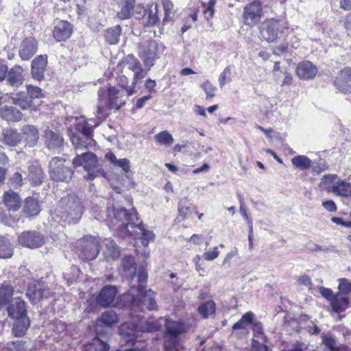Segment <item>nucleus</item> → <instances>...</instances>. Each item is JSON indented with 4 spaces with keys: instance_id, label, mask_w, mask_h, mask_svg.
<instances>
[{
    "instance_id": "1",
    "label": "nucleus",
    "mask_w": 351,
    "mask_h": 351,
    "mask_svg": "<svg viewBox=\"0 0 351 351\" xmlns=\"http://www.w3.org/2000/svg\"><path fill=\"white\" fill-rule=\"evenodd\" d=\"M114 218L116 220L117 234L123 239L130 237L134 241L140 240L143 247H147L154 239L153 232L146 230L137 215L134 208L126 210L124 208H113Z\"/></svg>"
},
{
    "instance_id": "2",
    "label": "nucleus",
    "mask_w": 351,
    "mask_h": 351,
    "mask_svg": "<svg viewBox=\"0 0 351 351\" xmlns=\"http://www.w3.org/2000/svg\"><path fill=\"white\" fill-rule=\"evenodd\" d=\"M147 279V272L144 267H139L137 274V287L132 285L128 293L123 295L120 304L122 308H130L135 310L139 309L144 311L145 309L154 311L157 309V304L155 301V293L149 289L145 291Z\"/></svg>"
},
{
    "instance_id": "3",
    "label": "nucleus",
    "mask_w": 351,
    "mask_h": 351,
    "mask_svg": "<svg viewBox=\"0 0 351 351\" xmlns=\"http://www.w3.org/2000/svg\"><path fill=\"white\" fill-rule=\"evenodd\" d=\"M150 69L149 66H144L133 54H128L118 63L114 71L117 75V83L130 96L134 93V86L145 77Z\"/></svg>"
},
{
    "instance_id": "4",
    "label": "nucleus",
    "mask_w": 351,
    "mask_h": 351,
    "mask_svg": "<svg viewBox=\"0 0 351 351\" xmlns=\"http://www.w3.org/2000/svg\"><path fill=\"white\" fill-rule=\"evenodd\" d=\"M66 124H70L69 135L76 150L87 149L93 145V125L85 120L84 117H67Z\"/></svg>"
},
{
    "instance_id": "5",
    "label": "nucleus",
    "mask_w": 351,
    "mask_h": 351,
    "mask_svg": "<svg viewBox=\"0 0 351 351\" xmlns=\"http://www.w3.org/2000/svg\"><path fill=\"white\" fill-rule=\"evenodd\" d=\"M83 207L80 199L70 195L62 197L55 210V217L68 223H76L81 218Z\"/></svg>"
},
{
    "instance_id": "6",
    "label": "nucleus",
    "mask_w": 351,
    "mask_h": 351,
    "mask_svg": "<svg viewBox=\"0 0 351 351\" xmlns=\"http://www.w3.org/2000/svg\"><path fill=\"white\" fill-rule=\"evenodd\" d=\"M72 163L74 168L84 167V171L87 172V174L84 176L87 180H93L95 178L99 176L108 180L107 173L101 168L97 156L93 152H86L77 154L73 159Z\"/></svg>"
},
{
    "instance_id": "7",
    "label": "nucleus",
    "mask_w": 351,
    "mask_h": 351,
    "mask_svg": "<svg viewBox=\"0 0 351 351\" xmlns=\"http://www.w3.org/2000/svg\"><path fill=\"white\" fill-rule=\"evenodd\" d=\"M105 327L107 330L110 328V312H104L99 320L96 324V330L97 336L92 340V342L86 346V351H107L109 348L108 339L103 335L104 329L100 328Z\"/></svg>"
},
{
    "instance_id": "8",
    "label": "nucleus",
    "mask_w": 351,
    "mask_h": 351,
    "mask_svg": "<svg viewBox=\"0 0 351 351\" xmlns=\"http://www.w3.org/2000/svg\"><path fill=\"white\" fill-rule=\"evenodd\" d=\"M66 160L60 157H53L49 162V174L55 182L68 183L72 178L73 171L65 165Z\"/></svg>"
},
{
    "instance_id": "9",
    "label": "nucleus",
    "mask_w": 351,
    "mask_h": 351,
    "mask_svg": "<svg viewBox=\"0 0 351 351\" xmlns=\"http://www.w3.org/2000/svg\"><path fill=\"white\" fill-rule=\"evenodd\" d=\"M158 44L153 40L140 43L137 47V54L144 66L152 68L160 58Z\"/></svg>"
},
{
    "instance_id": "10",
    "label": "nucleus",
    "mask_w": 351,
    "mask_h": 351,
    "mask_svg": "<svg viewBox=\"0 0 351 351\" xmlns=\"http://www.w3.org/2000/svg\"><path fill=\"white\" fill-rule=\"evenodd\" d=\"M324 180L328 192L341 197L350 195L351 183L346 180H341L335 174L326 175Z\"/></svg>"
},
{
    "instance_id": "11",
    "label": "nucleus",
    "mask_w": 351,
    "mask_h": 351,
    "mask_svg": "<svg viewBox=\"0 0 351 351\" xmlns=\"http://www.w3.org/2000/svg\"><path fill=\"white\" fill-rule=\"evenodd\" d=\"M77 250L82 258L94 260L99 254V241L95 237L86 236L77 241Z\"/></svg>"
},
{
    "instance_id": "12",
    "label": "nucleus",
    "mask_w": 351,
    "mask_h": 351,
    "mask_svg": "<svg viewBox=\"0 0 351 351\" xmlns=\"http://www.w3.org/2000/svg\"><path fill=\"white\" fill-rule=\"evenodd\" d=\"M263 16L261 3L258 1H253L247 4L243 12V22L245 25L254 27L261 20Z\"/></svg>"
},
{
    "instance_id": "13",
    "label": "nucleus",
    "mask_w": 351,
    "mask_h": 351,
    "mask_svg": "<svg viewBox=\"0 0 351 351\" xmlns=\"http://www.w3.org/2000/svg\"><path fill=\"white\" fill-rule=\"evenodd\" d=\"M280 21L275 19H268L263 21L260 27V36L267 42L275 41L278 35Z\"/></svg>"
},
{
    "instance_id": "14",
    "label": "nucleus",
    "mask_w": 351,
    "mask_h": 351,
    "mask_svg": "<svg viewBox=\"0 0 351 351\" xmlns=\"http://www.w3.org/2000/svg\"><path fill=\"white\" fill-rule=\"evenodd\" d=\"M43 138L44 143L49 150L54 153H60L63 150L64 141L58 131L47 129Z\"/></svg>"
},
{
    "instance_id": "15",
    "label": "nucleus",
    "mask_w": 351,
    "mask_h": 351,
    "mask_svg": "<svg viewBox=\"0 0 351 351\" xmlns=\"http://www.w3.org/2000/svg\"><path fill=\"white\" fill-rule=\"evenodd\" d=\"M18 241L23 247L35 249L41 247L45 243V237L35 230L25 231L19 235Z\"/></svg>"
},
{
    "instance_id": "16",
    "label": "nucleus",
    "mask_w": 351,
    "mask_h": 351,
    "mask_svg": "<svg viewBox=\"0 0 351 351\" xmlns=\"http://www.w3.org/2000/svg\"><path fill=\"white\" fill-rule=\"evenodd\" d=\"M333 84L343 94L351 93V68L346 67L337 74Z\"/></svg>"
},
{
    "instance_id": "17",
    "label": "nucleus",
    "mask_w": 351,
    "mask_h": 351,
    "mask_svg": "<svg viewBox=\"0 0 351 351\" xmlns=\"http://www.w3.org/2000/svg\"><path fill=\"white\" fill-rule=\"evenodd\" d=\"M26 296L33 304L37 303L43 298H48L51 296V291L45 289L40 283H31L29 285Z\"/></svg>"
},
{
    "instance_id": "18",
    "label": "nucleus",
    "mask_w": 351,
    "mask_h": 351,
    "mask_svg": "<svg viewBox=\"0 0 351 351\" xmlns=\"http://www.w3.org/2000/svg\"><path fill=\"white\" fill-rule=\"evenodd\" d=\"M47 64V57L45 55H40L33 60L31 66V73L34 80L37 81L44 80Z\"/></svg>"
},
{
    "instance_id": "19",
    "label": "nucleus",
    "mask_w": 351,
    "mask_h": 351,
    "mask_svg": "<svg viewBox=\"0 0 351 351\" xmlns=\"http://www.w3.org/2000/svg\"><path fill=\"white\" fill-rule=\"evenodd\" d=\"M7 310L9 317L12 319L27 315L25 302L20 298H12Z\"/></svg>"
},
{
    "instance_id": "20",
    "label": "nucleus",
    "mask_w": 351,
    "mask_h": 351,
    "mask_svg": "<svg viewBox=\"0 0 351 351\" xmlns=\"http://www.w3.org/2000/svg\"><path fill=\"white\" fill-rule=\"evenodd\" d=\"M295 71L300 79L308 80L316 76L317 68L310 61H303L298 64Z\"/></svg>"
},
{
    "instance_id": "21",
    "label": "nucleus",
    "mask_w": 351,
    "mask_h": 351,
    "mask_svg": "<svg viewBox=\"0 0 351 351\" xmlns=\"http://www.w3.org/2000/svg\"><path fill=\"white\" fill-rule=\"evenodd\" d=\"M73 32V26L66 21H60L54 27L53 34L58 42L69 38Z\"/></svg>"
},
{
    "instance_id": "22",
    "label": "nucleus",
    "mask_w": 351,
    "mask_h": 351,
    "mask_svg": "<svg viewBox=\"0 0 351 351\" xmlns=\"http://www.w3.org/2000/svg\"><path fill=\"white\" fill-rule=\"evenodd\" d=\"M37 41L32 37H29L23 40L19 50L20 57L23 60H29L37 51Z\"/></svg>"
},
{
    "instance_id": "23",
    "label": "nucleus",
    "mask_w": 351,
    "mask_h": 351,
    "mask_svg": "<svg viewBox=\"0 0 351 351\" xmlns=\"http://www.w3.org/2000/svg\"><path fill=\"white\" fill-rule=\"evenodd\" d=\"M12 333L14 337H23L27 332L31 321L28 315L13 318Z\"/></svg>"
},
{
    "instance_id": "24",
    "label": "nucleus",
    "mask_w": 351,
    "mask_h": 351,
    "mask_svg": "<svg viewBox=\"0 0 351 351\" xmlns=\"http://www.w3.org/2000/svg\"><path fill=\"white\" fill-rule=\"evenodd\" d=\"M6 79L9 85L13 87H19L24 81L23 68L19 65L14 66L8 71Z\"/></svg>"
},
{
    "instance_id": "25",
    "label": "nucleus",
    "mask_w": 351,
    "mask_h": 351,
    "mask_svg": "<svg viewBox=\"0 0 351 351\" xmlns=\"http://www.w3.org/2000/svg\"><path fill=\"white\" fill-rule=\"evenodd\" d=\"M3 202L9 210L16 211L21 206V199L13 191L5 192L3 195Z\"/></svg>"
},
{
    "instance_id": "26",
    "label": "nucleus",
    "mask_w": 351,
    "mask_h": 351,
    "mask_svg": "<svg viewBox=\"0 0 351 351\" xmlns=\"http://www.w3.org/2000/svg\"><path fill=\"white\" fill-rule=\"evenodd\" d=\"M110 108V87L101 88L98 90L97 115L99 116Z\"/></svg>"
},
{
    "instance_id": "27",
    "label": "nucleus",
    "mask_w": 351,
    "mask_h": 351,
    "mask_svg": "<svg viewBox=\"0 0 351 351\" xmlns=\"http://www.w3.org/2000/svg\"><path fill=\"white\" fill-rule=\"evenodd\" d=\"M22 116V113L15 107L5 106L0 108V117L8 122L19 121Z\"/></svg>"
},
{
    "instance_id": "28",
    "label": "nucleus",
    "mask_w": 351,
    "mask_h": 351,
    "mask_svg": "<svg viewBox=\"0 0 351 351\" xmlns=\"http://www.w3.org/2000/svg\"><path fill=\"white\" fill-rule=\"evenodd\" d=\"M21 140V136L16 130L9 128L3 130L1 141L8 146H16Z\"/></svg>"
},
{
    "instance_id": "29",
    "label": "nucleus",
    "mask_w": 351,
    "mask_h": 351,
    "mask_svg": "<svg viewBox=\"0 0 351 351\" xmlns=\"http://www.w3.org/2000/svg\"><path fill=\"white\" fill-rule=\"evenodd\" d=\"M111 165H112L113 170L121 169V173L125 176V178H130V162L127 158L118 159L117 157L111 153Z\"/></svg>"
},
{
    "instance_id": "30",
    "label": "nucleus",
    "mask_w": 351,
    "mask_h": 351,
    "mask_svg": "<svg viewBox=\"0 0 351 351\" xmlns=\"http://www.w3.org/2000/svg\"><path fill=\"white\" fill-rule=\"evenodd\" d=\"M113 1L121 9V11L117 13V16L122 19H128L134 8L135 0H113Z\"/></svg>"
},
{
    "instance_id": "31",
    "label": "nucleus",
    "mask_w": 351,
    "mask_h": 351,
    "mask_svg": "<svg viewBox=\"0 0 351 351\" xmlns=\"http://www.w3.org/2000/svg\"><path fill=\"white\" fill-rule=\"evenodd\" d=\"M165 328L167 334L169 336L173 348H176L175 342L177 337L181 334L182 330V326L179 322L171 321L169 319L165 320Z\"/></svg>"
},
{
    "instance_id": "32",
    "label": "nucleus",
    "mask_w": 351,
    "mask_h": 351,
    "mask_svg": "<svg viewBox=\"0 0 351 351\" xmlns=\"http://www.w3.org/2000/svg\"><path fill=\"white\" fill-rule=\"evenodd\" d=\"M123 275L128 278L133 280L136 276V262L132 256H126L122 261Z\"/></svg>"
},
{
    "instance_id": "33",
    "label": "nucleus",
    "mask_w": 351,
    "mask_h": 351,
    "mask_svg": "<svg viewBox=\"0 0 351 351\" xmlns=\"http://www.w3.org/2000/svg\"><path fill=\"white\" fill-rule=\"evenodd\" d=\"M12 102L23 110H36V105L28 95H26L25 93H20L17 94L16 97L12 98Z\"/></svg>"
},
{
    "instance_id": "34",
    "label": "nucleus",
    "mask_w": 351,
    "mask_h": 351,
    "mask_svg": "<svg viewBox=\"0 0 351 351\" xmlns=\"http://www.w3.org/2000/svg\"><path fill=\"white\" fill-rule=\"evenodd\" d=\"M23 132L25 136L26 145L29 147H34L38 139V130L32 125H26L23 128Z\"/></svg>"
},
{
    "instance_id": "35",
    "label": "nucleus",
    "mask_w": 351,
    "mask_h": 351,
    "mask_svg": "<svg viewBox=\"0 0 351 351\" xmlns=\"http://www.w3.org/2000/svg\"><path fill=\"white\" fill-rule=\"evenodd\" d=\"M331 305L334 311L339 313L344 311L349 305V299L348 297L337 293L331 299Z\"/></svg>"
},
{
    "instance_id": "36",
    "label": "nucleus",
    "mask_w": 351,
    "mask_h": 351,
    "mask_svg": "<svg viewBox=\"0 0 351 351\" xmlns=\"http://www.w3.org/2000/svg\"><path fill=\"white\" fill-rule=\"evenodd\" d=\"M23 211L29 217L37 215L40 211L38 200L31 197L26 198L23 206Z\"/></svg>"
},
{
    "instance_id": "37",
    "label": "nucleus",
    "mask_w": 351,
    "mask_h": 351,
    "mask_svg": "<svg viewBox=\"0 0 351 351\" xmlns=\"http://www.w3.org/2000/svg\"><path fill=\"white\" fill-rule=\"evenodd\" d=\"M291 162L295 169L300 171L308 169L311 167L312 161L306 156L300 155L293 157Z\"/></svg>"
},
{
    "instance_id": "38",
    "label": "nucleus",
    "mask_w": 351,
    "mask_h": 351,
    "mask_svg": "<svg viewBox=\"0 0 351 351\" xmlns=\"http://www.w3.org/2000/svg\"><path fill=\"white\" fill-rule=\"evenodd\" d=\"M26 342L23 340H16L8 342L0 351H27Z\"/></svg>"
},
{
    "instance_id": "39",
    "label": "nucleus",
    "mask_w": 351,
    "mask_h": 351,
    "mask_svg": "<svg viewBox=\"0 0 351 351\" xmlns=\"http://www.w3.org/2000/svg\"><path fill=\"white\" fill-rule=\"evenodd\" d=\"M12 253L13 249L9 240L3 237H0V258H10Z\"/></svg>"
},
{
    "instance_id": "40",
    "label": "nucleus",
    "mask_w": 351,
    "mask_h": 351,
    "mask_svg": "<svg viewBox=\"0 0 351 351\" xmlns=\"http://www.w3.org/2000/svg\"><path fill=\"white\" fill-rule=\"evenodd\" d=\"M98 305L106 308L110 306V285H106L101 290L96 298Z\"/></svg>"
},
{
    "instance_id": "41",
    "label": "nucleus",
    "mask_w": 351,
    "mask_h": 351,
    "mask_svg": "<svg viewBox=\"0 0 351 351\" xmlns=\"http://www.w3.org/2000/svg\"><path fill=\"white\" fill-rule=\"evenodd\" d=\"M13 294V287L8 283H4L0 287V305L10 302Z\"/></svg>"
},
{
    "instance_id": "42",
    "label": "nucleus",
    "mask_w": 351,
    "mask_h": 351,
    "mask_svg": "<svg viewBox=\"0 0 351 351\" xmlns=\"http://www.w3.org/2000/svg\"><path fill=\"white\" fill-rule=\"evenodd\" d=\"M29 179L32 182L37 185L42 182L43 180V170L38 165H32L29 167Z\"/></svg>"
},
{
    "instance_id": "43",
    "label": "nucleus",
    "mask_w": 351,
    "mask_h": 351,
    "mask_svg": "<svg viewBox=\"0 0 351 351\" xmlns=\"http://www.w3.org/2000/svg\"><path fill=\"white\" fill-rule=\"evenodd\" d=\"M254 314L252 312L245 313L242 317L234 324L232 329L236 330L239 329H246L247 327L252 324Z\"/></svg>"
},
{
    "instance_id": "44",
    "label": "nucleus",
    "mask_w": 351,
    "mask_h": 351,
    "mask_svg": "<svg viewBox=\"0 0 351 351\" xmlns=\"http://www.w3.org/2000/svg\"><path fill=\"white\" fill-rule=\"evenodd\" d=\"M215 303L212 301H207L198 308L199 313L204 317L207 318L215 313Z\"/></svg>"
},
{
    "instance_id": "45",
    "label": "nucleus",
    "mask_w": 351,
    "mask_h": 351,
    "mask_svg": "<svg viewBox=\"0 0 351 351\" xmlns=\"http://www.w3.org/2000/svg\"><path fill=\"white\" fill-rule=\"evenodd\" d=\"M162 5L164 12L163 23L171 21L174 16L173 3L169 0H162Z\"/></svg>"
},
{
    "instance_id": "46",
    "label": "nucleus",
    "mask_w": 351,
    "mask_h": 351,
    "mask_svg": "<svg viewBox=\"0 0 351 351\" xmlns=\"http://www.w3.org/2000/svg\"><path fill=\"white\" fill-rule=\"evenodd\" d=\"M234 69V67L233 65H228L220 74L219 77V84L221 88L223 87L226 84L230 83L232 81Z\"/></svg>"
},
{
    "instance_id": "47",
    "label": "nucleus",
    "mask_w": 351,
    "mask_h": 351,
    "mask_svg": "<svg viewBox=\"0 0 351 351\" xmlns=\"http://www.w3.org/2000/svg\"><path fill=\"white\" fill-rule=\"evenodd\" d=\"M156 141L160 145L170 146L173 143L172 135L167 130L162 131L155 135Z\"/></svg>"
},
{
    "instance_id": "48",
    "label": "nucleus",
    "mask_w": 351,
    "mask_h": 351,
    "mask_svg": "<svg viewBox=\"0 0 351 351\" xmlns=\"http://www.w3.org/2000/svg\"><path fill=\"white\" fill-rule=\"evenodd\" d=\"M338 289L341 295H348L351 292V281L345 278H341L337 280Z\"/></svg>"
},
{
    "instance_id": "49",
    "label": "nucleus",
    "mask_w": 351,
    "mask_h": 351,
    "mask_svg": "<svg viewBox=\"0 0 351 351\" xmlns=\"http://www.w3.org/2000/svg\"><path fill=\"white\" fill-rule=\"evenodd\" d=\"M201 88L204 90L206 95V99L213 98L215 95L217 88L214 86L208 80L204 82L201 84Z\"/></svg>"
},
{
    "instance_id": "50",
    "label": "nucleus",
    "mask_w": 351,
    "mask_h": 351,
    "mask_svg": "<svg viewBox=\"0 0 351 351\" xmlns=\"http://www.w3.org/2000/svg\"><path fill=\"white\" fill-rule=\"evenodd\" d=\"M280 81L278 83L281 86H290L293 82V77L287 69H282Z\"/></svg>"
},
{
    "instance_id": "51",
    "label": "nucleus",
    "mask_w": 351,
    "mask_h": 351,
    "mask_svg": "<svg viewBox=\"0 0 351 351\" xmlns=\"http://www.w3.org/2000/svg\"><path fill=\"white\" fill-rule=\"evenodd\" d=\"M27 92L28 97L32 99H39L43 97L42 89L38 86H34L32 85L27 86Z\"/></svg>"
},
{
    "instance_id": "52",
    "label": "nucleus",
    "mask_w": 351,
    "mask_h": 351,
    "mask_svg": "<svg viewBox=\"0 0 351 351\" xmlns=\"http://www.w3.org/2000/svg\"><path fill=\"white\" fill-rule=\"evenodd\" d=\"M216 0H209L207 4L203 3L204 8V14L206 19H210L213 16L215 12V5Z\"/></svg>"
},
{
    "instance_id": "53",
    "label": "nucleus",
    "mask_w": 351,
    "mask_h": 351,
    "mask_svg": "<svg viewBox=\"0 0 351 351\" xmlns=\"http://www.w3.org/2000/svg\"><path fill=\"white\" fill-rule=\"evenodd\" d=\"M190 205L191 204L189 202V200L186 197L182 199L179 202L178 211L181 216L185 217L188 214L189 211Z\"/></svg>"
},
{
    "instance_id": "54",
    "label": "nucleus",
    "mask_w": 351,
    "mask_h": 351,
    "mask_svg": "<svg viewBox=\"0 0 351 351\" xmlns=\"http://www.w3.org/2000/svg\"><path fill=\"white\" fill-rule=\"evenodd\" d=\"M322 343L330 350V351L339 350L335 340L330 336L324 335L322 337Z\"/></svg>"
},
{
    "instance_id": "55",
    "label": "nucleus",
    "mask_w": 351,
    "mask_h": 351,
    "mask_svg": "<svg viewBox=\"0 0 351 351\" xmlns=\"http://www.w3.org/2000/svg\"><path fill=\"white\" fill-rule=\"evenodd\" d=\"M219 252L217 249V247H215L212 250L205 252L203 254L202 256L204 258V260L210 261L217 258L219 256Z\"/></svg>"
},
{
    "instance_id": "56",
    "label": "nucleus",
    "mask_w": 351,
    "mask_h": 351,
    "mask_svg": "<svg viewBox=\"0 0 351 351\" xmlns=\"http://www.w3.org/2000/svg\"><path fill=\"white\" fill-rule=\"evenodd\" d=\"M23 177L21 173L19 172H16L13 174L12 177L10 178V184L12 187L17 188L21 186L22 184Z\"/></svg>"
},
{
    "instance_id": "57",
    "label": "nucleus",
    "mask_w": 351,
    "mask_h": 351,
    "mask_svg": "<svg viewBox=\"0 0 351 351\" xmlns=\"http://www.w3.org/2000/svg\"><path fill=\"white\" fill-rule=\"evenodd\" d=\"M282 69H287L286 67L280 66L279 62H276L272 70V73L274 75V80L276 83H278L280 81V75L282 73Z\"/></svg>"
},
{
    "instance_id": "58",
    "label": "nucleus",
    "mask_w": 351,
    "mask_h": 351,
    "mask_svg": "<svg viewBox=\"0 0 351 351\" xmlns=\"http://www.w3.org/2000/svg\"><path fill=\"white\" fill-rule=\"evenodd\" d=\"M121 32V27L119 25H115L114 28L111 32V45L118 43L119 36Z\"/></svg>"
},
{
    "instance_id": "59",
    "label": "nucleus",
    "mask_w": 351,
    "mask_h": 351,
    "mask_svg": "<svg viewBox=\"0 0 351 351\" xmlns=\"http://www.w3.org/2000/svg\"><path fill=\"white\" fill-rule=\"evenodd\" d=\"M154 10H155L154 12L153 11V10H151L148 16L147 23L149 25H156L159 20V18L157 14V13H158V5H155Z\"/></svg>"
},
{
    "instance_id": "60",
    "label": "nucleus",
    "mask_w": 351,
    "mask_h": 351,
    "mask_svg": "<svg viewBox=\"0 0 351 351\" xmlns=\"http://www.w3.org/2000/svg\"><path fill=\"white\" fill-rule=\"evenodd\" d=\"M139 329L143 332H152L158 330L156 324L146 322L145 324L141 323V326Z\"/></svg>"
},
{
    "instance_id": "61",
    "label": "nucleus",
    "mask_w": 351,
    "mask_h": 351,
    "mask_svg": "<svg viewBox=\"0 0 351 351\" xmlns=\"http://www.w3.org/2000/svg\"><path fill=\"white\" fill-rule=\"evenodd\" d=\"M252 351H268V348L265 344H263L256 340H253L252 344Z\"/></svg>"
},
{
    "instance_id": "62",
    "label": "nucleus",
    "mask_w": 351,
    "mask_h": 351,
    "mask_svg": "<svg viewBox=\"0 0 351 351\" xmlns=\"http://www.w3.org/2000/svg\"><path fill=\"white\" fill-rule=\"evenodd\" d=\"M319 290L320 294L327 300H330V302L331 299L335 297V295H333V292L330 289L322 287L319 288Z\"/></svg>"
},
{
    "instance_id": "63",
    "label": "nucleus",
    "mask_w": 351,
    "mask_h": 351,
    "mask_svg": "<svg viewBox=\"0 0 351 351\" xmlns=\"http://www.w3.org/2000/svg\"><path fill=\"white\" fill-rule=\"evenodd\" d=\"M307 248L308 250H310L311 252H319V251L327 252L329 250V249L328 247L319 245L314 243H309L307 245Z\"/></svg>"
},
{
    "instance_id": "64",
    "label": "nucleus",
    "mask_w": 351,
    "mask_h": 351,
    "mask_svg": "<svg viewBox=\"0 0 351 351\" xmlns=\"http://www.w3.org/2000/svg\"><path fill=\"white\" fill-rule=\"evenodd\" d=\"M331 221L337 225H339V226H341L343 227H346V228H351V221H344L339 217H333L331 219Z\"/></svg>"
}]
</instances>
